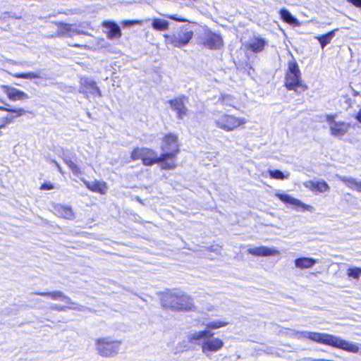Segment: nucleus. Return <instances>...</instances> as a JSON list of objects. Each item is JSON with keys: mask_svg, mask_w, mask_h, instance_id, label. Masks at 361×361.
<instances>
[{"mask_svg": "<svg viewBox=\"0 0 361 361\" xmlns=\"http://www.w3.org/2000/svg\"><path fill=\"white\" fill-rule=\"evenodd\" d=\"M294 338L297 339L307 338L316 343L327 345L332 348L343 350L353 353L356 343L343 339L342 337L326 333H319L307 331H297L291 329Z\"/></svg>", "mask_w": 361, "mask_h": 361, "instance_id": "f257e3e1", "label": "nucleus"}, {"mask_svg": "<svg viewBox=\"0 0 361 361\" xmlns=\"http://www.w3.org/2000/svg\"><path fill=\"white\" fill-rule=\"evenodd\" d=\"M161 302L164 307L176 310H191L193 306L190 297L181 293L171 291L163 294Z\"/></svg>", "mask_w": 361, "mask_h": 361, "instance_id": "f03ea898", "label": "nucleus"}, {"mask_svg": "<svg viewBox=\"0 0 361 361\" xmlns=\"http://www.w3.org/2000/svg\"><path fill=\"white\" fill-rule=\"evenodd\" d=\"M131 159L134 161L142 159L143 164L145 166H152L156 163H162V169H173L175 168L174 163L165 161L161 159V156L158 157L157 153L151 149L137 147L131 152Z\"/></svg>", "mask_w": 361, "mask_h": 361, "instance_id": "7ed1b4c3", "label": "nucleus"}, {"mask_svg": "<svg viewBox=\"0 0 361 361\" xmlns=\"http://www.w3.org/2000/svg\"><path fill=\"white\" fill-rule=\"evenodd\" d=\"M286 87L289 90H294L297 93H302L307 89L301 80V73L296 61H290L286 74Z\"/></svg>", "mask_w": 361, "mask_h": 361, "instance_id": "20e7f679", "label": "nucleus"}, {"mask_svg": "<svg viewBox=\"0 0 361 361\" xmlns=\"http://www.w3.org/2000/svg\"><path fill=\"white\" fill-rule=\"evenodd\" d=\"M194 35L193 30L189 25L180 26L173 34L164 35L166 44H171L176 47L186 46Z\"/></svg>", "mask_w": 361, "mask_h": 361, "instance_id": "39448f33", "label": "nucleus"}, {"mask_svg": "<svg viewBox=\"0 0 361 361\" xmlns=\"http://www.w3.org/2000/svg\"><path fill=\"white\" fill-rule=\"evenodd\" d=\"M214 120L217 128L227 132L232 131L246 123L245 118L222 113L214 114Z\"/></svg>", "mask_w": 361, "mask_h": 361, "instance_id": "423d86ee", "label": "nucleus"}, {"mask_svg": "<svg viewBox=\"0 0 361 361\" xmlns=\"http://www.w3.org/2000/svg\"><path fill=\"white\" fill-rule=\"evenodd\" d=\"M121 342L110 338H99L96 341V348L103 357H112L118 354Z\"/></svg>", "mask_w": 361, "mask_h": 361, "instance_id": "0eeeda50", "label": "nucleus"}, {"mask_svg": "<svg viewBox=\"0 0 361 361\" xmlns=\"http://www.w3.org/2000/svg\"><path fill=\"white\" fill-rule=\"evenodd\" d=\"M161 149L163 153L161 159L166 161L167 159H173L178 152L177 137L172 134L166 135L163 140Z\"/></svg>", "mask_w": 361, "mask_h": 361, "instance_id": "6e6552de", "label": "nucleus"}, {"mask_svg": "<svg viewBox=\"0 0 361 361\" xmlns=\"http://www.w3.org/2000/svg\"><path fill=\"white\" fill-rule=\"evenodd\" d=\"M326 121L329 124L330 133L332 136L341 138L345 135L350 127L349 123L344 121H337L335 120V116L326 115Z\"/></svg>", "mask_w": 361, "mask_h": 361, "instance_id": "1a4fd4ad", "label": "nucleus"}, {"mask_svg": "<svg viewBox=\"0 0 361 361\" xmlns=\"http://www.w3.org/2000/svg\"><path fill=\"white\" fill-rule=\"evenodd\" d=\"M224 346V342L219 338L208 336L202 341V352L208 358H211L212 354L220 350Z\"/></svg>", "mask_w": 361, "mask_h": 361, "instance_id": "9d476101", "label": "nucleus"}, {"mask_svg": "<svg viewBox=\"0 0 361 361\" xmlns=\"http://www.w3.org/2000/svg\"><path fill=\"white\" fill-rule=\"evenodd\" d=\"M80 86L79 89V92L84 94L85 97L88 99L89 94L91 95H97L98 97H102L101 91L97 85V83L94 80L90 78L83 77L80 78Z\"/></svg>", "mask_w": 361, "mask_h": 361, "instance_id": "9b49d317", "label": "nucleus"}, {"mask_svg": "<svg viewBox=\"0 0 361 361\" xmlns=\"http://www.w3.org/2000/svg\"><path fill=\"white\" fill-rule=\"evenodd\" d=\"M202 39L203 45L210 49H218L223 45V39L221 35L211 30H206Z\"/></svg>", "mask_w": 361, "mask_h": 361, "instance_id": "f8f14e48", "label": "nucleus"}, {"mask_svg": "<svg viewBox=\"0 0 361 361\" xmlns=\"http://www.w3.org/2000/svg\"><path fill=\"white\" fill-rule=\"evenodd\" d=\"M187 99L186 97L181 96L169 101L171 108L176 112V117L179 120H182L187 115L188 110L185 106V101Z\"/></svg>", "mask_w": 361, "mask_h": 361, "instance_id": "ddd939ff", "label": "nucleus"}, {"mask_svg": "<svg viewBox=\"0 0 361 361\" xmlns=\"http://www.w3.org/2000/svg\"><path fill=\"white\" fill-rule=\"evenodd\" d=\"M102 26L108 30L106 32L107 37L109 39L120 38L121 37V30L119 25L114 21L106 20L102 23Z\"/></svg>", "mask_w": 361, "mask_h": 361, "instance_id": "4468645a", "label": "nucleus"}, {"mask_svg": "<svg viewBox=\"0 0 361 361\" xmlns=\"http://www.w3.org/2000/svg\"><path fill=\"white\" fill-rule=\"evenodd\" d=\"M213 335L214 333H212L211 331L209 329H205L204 331L190 333L188 335V338L190 343H194L202 346V341L204 340L205 338L208 336H212Z\"/></svg>", "mask_w": 361, "mask_h": 361, "instance_id": "2eb2a0df", "label": "nucleus"}, {"mask_svg": "<svg viewBox=\"0 0 361 361\" xmlns=\"http://www.w3.org/2000/svg\"><path fill=\"white\" fill-rule=\"evenodd\" d=\"M304 185L305 188L316 192H324L330 190V187L324 180H308L304 183Z\"/></svg>", "mask_w": 361, "mask_h": 361, "instance_id": "dca6fc26", "label": "nucleus"}, {"mask_svg": "<svg viewBox=\"0 0 361 361\" xmlns=\"http://www.w3.org/2000/svg\"><path fill=\"white\" fill-rule=\"evenodd\" d=\"M36 295L50 297L52 300L65 302L67 304H74L72 300L61 291L39 292Z\"/></svg>", "mask_w": 361, "mask_h": 361, "instance_id": "f3484780", "label": "nucleus"}, {"mask_svg": "<svg viewBox=\"0 0 361 361\" xmlns=\"http://www.w3.org/2000/svg\"><path fill=\"white\" fill-rule=\"evenodd\" d=\"M267 44V42L264 39L256 37L250 40L247 43V49L255 53H259L263 51Z\"/></svg>", "mask_w": 361, "mask_h": 361, "instance_id": "a211bd4d", "label": "nucleus"}, {"mask_svg": "<svg viewBox=\"0 0 361 361\" xmlns=\"http://www.w3.org/2000/svg\"><path fill=\"white\" fill-rule=\"evenodd\" d=\"M85 185L90 190L100 194H105L107 190V187L105 183L94 180L93 182H89L85 179H81Z\"/></svg>", "mask_w": 361, "mask_h": 361, "instance_id": "6ab92c4d", "label": "nucleus"}, {"mask_svg": "<svg viewBox=\"0 0 361 361\" xmlns=\"http://www.w3.org/2000/svg\"><path fill=\"white\" fill-rule=\"evenodd\" d=\"M247 252L252 255L264 257L276 255L278 253L277 250L264 246L249 248Z\"/></svg>", "mask_w": 361, "mask_h": 361, "instance_id": "aec40b11", "label": "nucleus"}, {"mask_svg": "<svg viewBox=\"0 0 361 361\" xmlns=\"http://www.w3.org/2000/svg\"><path fill=\"white\" fill-rule=\"evenodd\" d=\"M338 178L348 188L361 192V181H359L353 177H346L343 176H338Z\"/></svg>", "mask_w": 361, "mask_h": 361, "instance_id": "412c9836", "label": "nucleus"}, {"mask_svg": "<svg viewBox=\"0 0 361 361\" xmlns=\"http://www.w3.org/2000/svg\"><path fill=\"white\" fill-rule=\"evenodd\" d=\"M276 196L282 202L286 204H289L295 206V207H301L303 210L306 209V205L301 202L299 200H297L287 194H276Z\"/></svg>", "mask_w": 361, "mask_h": 361, "instance_id": "4be33fe9", "label": "nucleus"}, {"mask_svg": "<svg viewBox=\"0 0 361 361\" xmlns=\"http://www.w3.org/2000/svg\"><path fill=\"white\" fill-rule=\"evenodd\" d=\"M54 211L55 213L60 217L66 219H74V213L70 207L57 204L54 207Z\"/></svg>", "mask_w": 361, "mask_h": 361, "instance_id": "5701e85b", "label": "nucleus"}, {"mask_svg": "<svg viewBox=\"0 0 361 361\" xmlns=\"http://www.w3.org/2000/svg\"><path fill=\"white\" fill-rule=\"evenodd\" d=\"M1 110L6 111L11 113L16 114V116L6 117L5 121L0 125V128H4L6 127V126L12 122L13 119L18 117L24 115L26 113V111L23 109H11V108H6V107H0Z\"/></svg>", "mask_w": 361, "mask_h": 361, "instance_id": "b1692460", "label": "nucleus"}, {"mask_svg": "<svg viewBox=\"0 0 361 361\" xmlns=\"http://www.w3.org/2000/svg\"><path fill=\"white\" fill-rule=\"evenodd\" d=\"M58 26L59 29L56 33L58 37H72L71 29L72 24L66 23L63 22H54Z\"/></svg>", "mask_w": 361, "mask_h": 361, "instance_id": "393cba45", "label": "nucleus"}, {"mask_svg": "<svg viewBox=\"0 0 361 361\" xmlns=\"http://www.w3.org/2000/svg\"><path fill=\"white\" fill-rule=\"evenodd\" d=\"M147 22H151L152 28L157 31L166 30L169 26V23L167 20L160 18H148L144 20V23Z\"/></svg>", "mask_w": 361, "mask_h": 361, "instance_id": "a878e982", "label": "nucleus"}, {"mask_svg": "<svg viewBox=\"0 0 361 361\" xmlns=\"http://www.w3.org/2000/svg\"><path fill=\"white\" fill-rule=\"evenodd\" d=\"M6 94L11 100H25L28 99V95L23 91L12 87H6Z\"/></svg>", "mask_w": 361, "mask_h": 361, "instance_id": "bb28decb", "label": "nucleus"}, {"mask_svg": "<svg viewBox=\"0 0 361 361\" xmlns=\"http://www.w3.org/2000/svg\"><path fill=\"white\" fill-rule=\"evenodd\" d=\"M317 261L311 257H300L295 260V265L297 268L308 269L313 267Z\"/></svg>", "mask_w": 361, "mask_h": 361, "instance_id": "cd10ccee", "label": "nucleus"}, {"mask_svg": "<svg viewBox=\"0 0 361 361\" xmlns=\"http://www.w3.org/2000/svg\"><path fill=\"white\" fill-rule=\"evenodd\" d=\"M337 31L338 29H335L324 35H322L315 37L319 42L322 49H324L327 44H329L331 42L332 39L335 37L336 32Z\"/></svg>", "mask_w": 361, "mask_h": 361, "instance_id": "c85d7f7f", "label": "nucleus"}, {"mask_svg": "<svg viewBox=\"0 0 361 361\" xmlns=\"http://www.w3.org/2000/svg\"><path fill=\"white\" fill-rule=\"evenodd\" d=\"M280 16L281 18L283 19V21L291 24V25H296L298 23V20L296 18H295L288 10L286 9H281L280 11Z\"/></svg>", "mask_w": 361, "mask_h": 361, "instance_id": "c756f323", "label": "nucleus"}, {"mask_svg": "<svg viewBox=\"0 0 361 361\" xmlns=\"http://www.w3.org/2000/svg\"><path fill=\"white\" fill-rule=\"evenodd\" d=\"M73 27L71 29L72 36L74 35H88L87 32L83 29H86L89 27V24L87 23H81L80 24H72Z\"/></svg>", "mask_w": 361, "mask_h": 361, "instance_id": "7c9ffc66", "label": "nucleus"}, {"mask_svg": "<svg viewBox=\"0 0 361 361\" xmlns=\"http://www.w3.org/2000/svg\"><path fill=\"white\" fill-rule=\"evenodd\" d=\"M269 176L271 178L274 179H279V180H283L286 178H288L289 177V173H287L285 174L283 172H282L280 170L275 169V170H269Z\"/></svg>", "mask_w": 361, "mask_h": 361, "instance_id": "2f4dec72", "label": "nucleus"}, {"mask_svg": "<svg viewBox=\"0 0 361 361\" xmlns=\"http://www.w3.org/2000/svg\"><path fill=\"white\" fill-rule=\"evenodd\" d=\"M63 161L68 166V167L71 170L72 173L75 176H78L80 174H81V171H80V168L77 166V164H75L74 162H73L71 159L64 158Z\"/></svg>", "mask_w": 361, "mask_h": 361, "instance_id": "473e14b6", "label": "nucleus"}, {"mask_svg": "<svg viewBox=\"0 0 361 361\" xmlns=\"http://www.w3.org/2000/svg\"><path fill=\"white\" fill-rule=\"evenodd\" d=\"M347 275L348 277L358 279L361 275V268L360 267H350L347 270Z\"/></svg>", "mask_w": 361, "mask_h": 361, "instance_id": "72a5a7b5", "label": "nucleus"}, {"mask_svg": "<svg viewBox=\"0 0 361 361\" xmlns=\"http://www.w3.org/2000/svg\"><path fill=\"white\" fill-rule=\"evenodd\" d=\"M228 323L222 321H214L206 324L207 329H216L226 326Z\"/></svg>", "mask_w": 361, "mask_h": 361, "instance_id": "f704fd0d", "label": "nucleus"}, {"mask_svg": "<svg viewBox=\"0 0 361 361\" xmlns=\"http://www.w3.org/2000/svg\"><path fill=\"white\" fill-rule=\"evenodd\" d=\"M219 102L223 106H233V99L230 95H221Z\"/></svg>", "mask_w": 361, "mask_h": 361, "instance_id": "c9c22d12", "label": "nucleus"}, {"mask_svg": "<svg viewBox=\"0 0 361 361\" xmlns=\"http://www.w3.org/2000/svg\"><path fill=\"white\" fill-rule=\"evenodd\" d=\"M15 78H23V79H32V78H39L40 76L35 73H16L14 75Z\"/></svg>", "mask_w": 361, "mask_h": 361, "instance_id": "e433bc0d", "label": "nucleus"}, {"mask_svg": "<svg viewBox=\"0 0 361 361\" xmlns=\"http://www.w3.org/2000/svg\"><path fill=\"white\" fill-rule=\"evenodd\" d=\"M74 304H70L71 306H68V309L73 310L79 312H87L90 310V309L87 307L78 305L77 303L73 302Z\"/></svg>", "mask_w": 361, "mask_h": 361, "instance_id": "4c0bfd02", "label": "nucleus"}, {"mask_svg": "<svg viewBox=\"0 0 361 361\" xmlns=\"http://www.w3.org/2000/svg\"><path fill=\"white\" fill-rule=\"evenodd\" d=\"M144 23V20H125L121 22L123 27H130L137 24H142Z\"/></svg>", "mask_w": 361, "mask_h": 361, "instance_id": "58836bf2", "label": "nucleus"}, {"mask_svg": "<svg viewBox=\"0 0 361 361\" xmlns=\"http://www.w3.org/2000/svg\"><path fill=\"white\" fill-rule=\"evenodd\" d=\"M165 18L176 20L177 22H186L188 21L186 19L178 17L176 15H169V14H162Z\"/></svg>", "mask_w": 361, "mask_h": 361, "instance_id": "ea45409f", "label": "nucleus"}, {"mask_svg": "<svg viewBox=\"0 0 361 361\" xmlns=\"http://www.w3.org/2000/svg\"><path fill=\"white\" fill-rule=\"evenodd\" d=\"M50 309L56 311H66L68 309V306L54 305L50 307Z\"/></svg>", "mask_w": 361, "mask_h": 361, "instance_id": "a19ab883", "label": "nucleus"}, {"mask_svg": "<svg viewBox=\"0 0 361 361\" xmlns=\"http://www.w3.org/2000/svg\"><path fill=\"white\" fill-rule=\"evenodd\" d=\"M8 17H12V18H18V17L16 16L13 13H11L9 12H4V13H1V15L0 16V18H8Z\"/></svg>", "mask_w": 361, "mask_h": 361, "instance_id": "79ce46f5", "label": "nucleus"}, {"mask_svg": "<svg viewBox=\"0 0 361 361\" xmlns=\"http://www.w3.org/2000/svg\"><path fill=\"white\" fill-rule=\"evenodd\" d=\"M50 162L51 164H53L56 167V169H58V171H59L60 173L63 174V171L61 166L59 165V164L56 161H55V160H50Z\"/></svg>", "mask_w": 361, "mask_h": 361, "instance_id": "37998d69", "label": "nucleus"}, {"mask_svg": "<svg viewBox=\"0 0 361 361\" xmlns=\"http://www.w3.org/2000/svg\"><path fill=\"white\" fill-rule=\"evenodd\" d=\"M348 2L351 3L356 7L361 8V0H347Z\"/></svg>", "mask_w": 361, "mask_h": 361, "instance_id": "c03bdc74", "label": "nucleus"}, {"mask_svg": "<svg viewBox=\"0 0 361 361\" xmlns=\"http://www.w3.org/2000/svg\"><path fill=\"white\" fill-rule=\"evenodd\" d=\"M54 186L51 183H44L40 188L41 190H52Z\"/></svg>", "mask_w": 361, "mask_h": 361, "instance_id": "a18cd8bd", "label": "nucleus"}, {"mask_svg": "<svg viewBox=\"0 0 361 361\" xmlns=\"http://www.w3.org/2000/svg\"><path fill=\"white\" fill-rule=\"evenodd\" d=\"M353 353H359L361 355V343H356Z\"/></svg>", "mask_w": 361, "mask_h": 361, "instance_id": "49530a36", "label": "nucleus"}, {"mask_svg": "<svg viewBox=\"0 0 361 361\" xmlns=\"http://www.w3.org/2000/svg\"><path fill=\"white\" fill-rule=\"evenodd\" d=\"M356 119L361 123V109L356 116Z\"/></svg>", "mask_w": 361, "mask_h": 361, "instance_id": "de8ad7c7", "label": "nucleus"}, {"mask_svg": "<svg viewBox=\"0 0 361 361\" xmlns=\"http://www.w3.org/2000/svg\"><path fill=\"white\" fill-rule=\"evenodd\" d=\"M188 3L186 4L188 6H192L194 5V2H195L197 0H188Z\"/></svg>", "mask_w": 361, "mask_h": 361, "instance_id": "09e8293b", "label": "nucleus"}, {"mask_svg": "<svg viewBox=\"0 0 361 361\" xmlns=\"http://www.w3.org/2000/svg\"><path fill=\"white\" fill-rule=\"evenodd\" d=\"M307 361H326V360H325V359H314V358L309 357L307 359Z\"/></svg>", "mask_w": 361, "mask_h": 361, "instance_id": "8fccbe9b", "label": "nucleus"}, {"mask_svg": "<svg viewBox=\"0 0 361 361\" xmlns=\"http://www.w3.org/2000/svg\"><path fill=\"white\" fill-rule=\"evenodd\" d=\"M290 330L291 329H290L288 331V335L289 336L294 338L293 332H291Z\"/></svg>", "mask_w": 361, "mask_h": 361, "instance_id": "3c124183", "label": "nucleus"}, {"mask_svg": "<svg viewBox=\"0 0 361 361\" xmlns=\"http://www.w3.org/2000/svg\"><path fill=\"white\" fill-rule=\"evenodd\" d=\"M87 116H88L89 117H90V112H87Z\"/></svg>", "mask_w": 361, "mask_h": 361, "instance_id": "603ef678", "label": "nucleus"}]
</instances>
